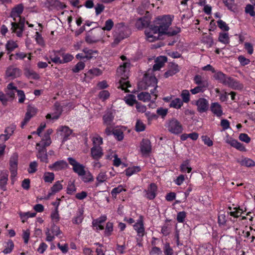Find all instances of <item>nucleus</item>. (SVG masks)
I'll return each mask as SVG.
<instances>
[{
	"label": "nucleus",
	"instance_id": "nucleus-24",
	"mask_svg": "<svg viewBox=\"0 0 255 255\" xmlns=\"http://www.w3.org/2000/svg\"><path fill=\"white\" fill-rule=\"evenodd\" d=\"M167 61V58L165 56H159L155 60V64L153 67V71L159 70L162 67Z\"/></svg>",
	"mask_w": 255,
	"mask_h": 255
},
{
	"label": "nucleus",
	"instance_id": "nucleus-55",
	"mask_svg": "<svg viewBox=\"0 0 255 255\" xmlns=\"http://www.w3.org/2000/svg\"><path fill=\"white\" fill-rule=\"evenodd\" d=\"M163 250L165 255H174V251L169 243H166L164 245Z\"/></svg>",
	"mask_w": 255,
	"mask_h": 255
},
{
	"label": "nucleus",
	"instance_id": "nucleus-37",
	"mask_svg": "<svg viewBox=\"0 0 255 255\" xmlns=\"http://www.w3.org/2000/svg\"><path fill=\"white\" fill-rule=\"evenodd\" d=\"M191 170L192 168L189 160L184 161L180 165V170L183 172H187V173H190Z\"/></svg>",
	"mask_w": 255,
	"mask_h": 255
},
{
	"label": "nucleus",
	"instance_id": "nucleus-15",
	"mask_svg": "<svg viewBox=\"0 0 255 255\" xmlns=\"http://www.w3.org/2000/svg\"><path fill=\"white\" fill-rule=\"evenodd\" d=\"M68 166V164L66 161L59 160L49 165L48 167L50 169L56 171L66 169Z\"/></svg>",
	"mask_w": 255,
	"mask_h": 255
},
{
	"label": "nucleus",
	"instance_id": "nucleus-17",
	"mask_svg": "<svg viewBox=\"0 0 255 255\" xmlns=\"http://www.w3.org/2000/svg\"><path fill=\"white\" fill-rule=\"evenodd\" d=\"M140 148L143 155L148 154L151 150L150 141L147 139H143L141 142Z\"/></svg>",
	"mask_w": 255,
	"mask_h": 255
},
{
	"label": "nucleus",
	"instance_id": "nucleus-48",
	"mask_svg": "<svg viewBox=\"0 0 255 255\" xmlns=\"http://www.w3.org/2000/svg\"><path fill=\"white\" fill-rule=\"evenodd\" d=\"M83 211L82 210H79L77 216L73 219V223L75 224H79L82 223L83 217Z\"/></svg>",
	"mask_w": 255,
	"mask_h": 255
},
{
	"label": "nucleus",
	"instance_id": "nucleus-23",
	"mask_svg": "<svg viewBox=\"0 0 255 255\" xmlns=\"http://www.w3.org/2000/svg\"><path fill=\"white\" fill-rule=\"evenodd\" d=\"M53 130L52 129H48L41 136V142L43 143L44 146H48L51 143V140L50 135L52 133Z\"/></svg>",
	"mask_w": 255,
	"mask_h": 255
},
{
	"label": "nucleus",
	"instance_id": "nucleus-1",
	"mask_svg": "<svg viewBox=\"0 0 255 255\" xmlns=\"http://www.w3.org/2000/svg\"><path fill=\"white\" fill-rule=\"evenodd\" d=\"M155 22L156 25H151L145 30L146 39L150 42L159 39L163 34L173 36L180 32V28L179 27L169 28L172 22V18L170 15L158 17Z\"/></svg>",
	"mask_w": 255,
	"mask_h": 255
},
{
	"label": "nucleus",
	"instance_id": "nucleus-20",
	"mask_svg": "<svg viewBox=\"0 0 255 255\" xmlns=\"http://www.w3.org/2000/svg\"><path fill=\"white\" fill-rule=\"evenodd\" d=\"M91 156L96 160H99L103 155V149L100 146H93L91 149Z\"/></svg>",
	"mask_w": 255,
	"mask_h": 255
},
{
	"label": "nucleus",
	"instance_id": "nucleus-38",
	"mask_svg": "<svg viewBox=\"0 0 255 255\" xmlns=\"http://www.w3.org/2000/svg\"><path fill=\"white\" fill-rule=\"evenodd\" d=\"M55 175L52 172H45L43 176V179L45 182L51 183L54 180Z\"/></svg>",
	"mask_w": 255,
	"mask_h": 255
},
{
	"label": "nucleus",
	"instance_id": "nucleus-4",
	"mask_svg": "<svg viewBox=\"0 0 255 255\" xmlns=\"http://www.w3.org/2000/svg\"><path fill=\"white\" fill-rule=\"evenodd\" d=\"M104 31L101 30H97L94 32L89 33L86 37L85 40L88 43H94L99 41H103V35Z\"/></svg>",
	"mask_w": 255,
	"mask_h": 255
},
{
	"label": "nucleus",
	"instance_id": "nucleus-6",
	"mask_svg": "<svg viewBox=\"0 0 255 255\" xmlns=\"http://www.w3.org/2000/svg\"><path fill=\"white\" fill-rule=\"evenodd\" d=\"M45 147L43 146L42 142L37 143L36 145V149L37 150L36 156L41 161L47 163L48 161Z\"/></svg>",
	"mask_w": 255,
	"mask_h": 255
},
{
	"label": "nucleus",
	"instance_id": "nucleus-2",
	"mask_svg": "<svg viewBox=\"0 0 255 255\" xmlns=\"http://www.w3.org/2000/svg\"><path fill=\"white\" fill-rule=\"evenodd\" d=\"M129 66V63L125 62L123 65L120 66L117 69V74L121 78V79L119 82L118 88H121L126 92H130V91L128 90V88L130 87V85H129L128 81L127 80Z\"/></svg>",
	"mask_w": 255,
	"mask_h": 255
},
{
	"label": "nucleus",
	"instance_id": "nucleus-60",
	"mask_svg": "<svg viewBox=\"0 0 255 255\" xmlns=\"http://www.w3.org/2000/svg\"><path fill=\"white\" fill-rule=\"evenodd\" d=\"M113 134L119 140H122L124 138L123 131L119 129H115L113 131Z\"/></svg>",
	"mask_w": 255,
	"mask_h": 255
},
{
	"label": "nucleus",
	"instance_id": "nucleus-19",
	"mask_svg": "<svg viewBox=\"0 0 255 255\" xmlns=\"http://www.w3.org/2000/svg\"><path fill=\"white\" fill-rule=\"evenodd\" d=\"M156 191L157 186L155 184L151 183L147 189L145 190V197L150 200L153 199L156 196Z\"/></svg>",
	"mask_w": 255,
	"mask_h": 255
},
{
	"label": "nucleus",
	"instance_id": "nucleus-14",
	"mask_svg": "<svg viewBox=\"0 0 255 255\" xmlns=\"http://www.w3.org/2000/svg\"><path fill=\"white\" fill-rule=\"evenodd\" d=\"M6 76L10 79H13L20 75V71L14 66L8 67L5 72Z\"/></svg>",
	"mask_w": 255,
	"mask_h": 255
},
{
	"label": "nucleus",
	"instance_id": "nucleus-57",
	"mask_svg": "<svg viewBox=\"0 0 255 255\" xmlns=\"http://www.w3.org/2000/svg\"><path fill=\"white\" fill-rule=\"evenodd\" d=\"M46 241L50 242L53 241L55 239V235H54L51 232L49 228H47L45 231Z\"/></svg>",
	"mask_w": 255,
	"mask_h": 255
},
{
	"label": "nucleus",
	"instance_id": "nucleus-50",
	"mask_svg": "<svg viewBox=\"0 0 255 255\" xmlns=\"http://www.w3.org/2000/svg\"><path fill=\"white\" fill-rule=\"evenodd\" d=\"M181 97L182 99V101L185 103H187L190 101V93L188 90H184L182 91Z\"/></svg>",
	"mask_w": 255,
	"mask_h": 255
},
{
	"label": "nucleus",
	"instance_id": "nucleus-27",
	"mask_svg": "<svg viewBox=\"0 0 255 255\" xmlns=\"http://www.w3.org/2000/svg\"><path fill=\"white\" fill-rule=\"evenodd\" d=\"M226 85L235 90H241L243 88L242 84L231 78H229Z\"/></svg>",
	"mask_w": 255,
	"mask_h": 255
},
{
	"label": "nucleus",
	"instance_id": "nucleus-47",
	"mask_svg": "<svg viewBox=\"0 0 255 255\" xmlns=\"http://www.w3.org/2000/svg\"><path fill=\"white\" fill-rule=\"evenodd\" d=\"M114 25V21L111 19H108L105 22V26L101 29L103 31L105 30L110 31Z\"/></svg>",
	"mask_w": 255,
	"mask_h": 255
},
{
	"label": "nucleus",
	"instance_id": "nucleus-41",
	"mask_svg": "<svg viewBox=\"0 0 255 255\" xmlns=\"http://www.w3.org/2000/svg\"><path fill=\"white\" fill-rule=\"evenodd\" d=\"M93 146H100L103 143V138L98 134L94 135L92 137Z\"/></svg>",
	"mask_w": 255,
	"mask_h": 255
},
{
	"label": "nucleus",
	"instance_id": "nucleus-34",
	"mask_svg": "<svg viewBox=\"0 0 255 255\" xmlns=\"http://www.w3.org/2000/svg\"><path fill=\"white\" fill-rule=\"evenodd\" d=\"M4 249L2 252L4 254H7L10 253L14 248V244L11 240H8L3 244Z\"/></svg>",
	"mask_w": 255,
	"mask_h": 255
},
{
	"label": "nucleus",
	"instance_id": "nucleus-32",
	"mask_svg": "<svg viewBox=\"0 0 255 255\" xmlns=\"http://www.w3.org/2000/svg\"><path fill=\"white\" fill-rule=\"evenodd\" d=\"M214 77L216 80H218L220 82L225 85L230 78L226 77L224 74L221 72L216 73L214 75Z\"/></svg>",
	"mask_w": 255,
	"mask_h": 255
},
{
	"label": "nucleus",
	"instance_id": "nucleus-22",
	"mask_svg": "<svg viewBox=\"0 0 255 255\" xmlns=\"http://www.w3.org/2000/svg\"><path fill=\"white\" fill-rule=\"evenodd\" d=\"M210 109L211 112L218 117H220L223 115L222 108L218 103H212Z\"/></svg>",
	"mask_w": 255,
	"mask_h": 255
},
{
	"label": "nucleus",
	"instance_id": "nucleus-25",
	"mask_svg": "<svg viewBox=\"0 0 255 255\" xmlns=\"http://www.w3.org/2000/svg\"><path fill=\"white\" fill-rule=\"evenodd\" d=\"M61 181H56L50 189V192L48 194L47 199H48L51 195L59 192L63 188Z\"/></svg>",
	"mask_w": 255,
	"mask_h": 255
},
{
	"label": "nucleus",
	"instance_id": "nucleus-26",
	"mask_svg": "<svg viewBox=\"0 0 255 255\" xmlns=\"http://www.w3.org/2000/svg\"><path fill=\"white\" fill-rule=\"evenodd\" d=\"M150 72H151V71L148 70L147 73L145 75L144 77V81L147 85V87L155 86L157 83V79L154 76H148Z\"/></svg>",
	"mask_w": 255,
	"mask_h": 255
},
{
	"label": "nucleus",
	"instance_id": "nucleus-62",
	"mask_svg": "<svg viewBox=\"0 0 255 255\" xmlns=\"http://www.w3.org/2000/svg\"><path fill=\"white\" fill-rule=\"evenodd\" d=\"M217 23L219 27L222 30L228 31L229 30V27L226 23L222 20H219L217 21Z\"/></svg>",
	"mask_w": 255,
	"mask_h": 255
},
{
	"label": "nucleus",
	"instance_id": "nucleus-30",
	"mask_svg": "<svg viewBox=\"0 0 255 255\" xmlns=\"http://www.w3.org/2000/svg\"><path fill=\"white\" fill-rule=\"evenodd\" d=\"M5 47L6 50L7 51V54H9L14 49L17 48L18 47V45L16 41L10 39L7 41Z\"/></svg>",
	"mask_w": 255,
	"mask_h": 255
},
{
	"label": "nucleus",
	"instance_id": "nucleus-31",
	"mask_svg": "<svg viewBox=\"0 0 255 255\" xmlns=\"http://www.w3.org/2000/svg\"><path fill=\"white\" fill-rule=\"evenodd\" d=\"M114 118L113 113L111 111L108 112L103 116L104 124L107 126H110L112 125Z\"/></svg>",
	"mask_w": 255,
	"mask_h": 255
},
{
	"label": "nucleus",
	"instance_id": "nucleus-64",
	"mask_svg": "<svg viewBox=\"0 0 255 255\" xmlns=\"http://www.w3.org/2000/svg\"><path fill=\"white\" fill-rule=\"evenodd\" d=\"M50 230H51V233L54 235H55V236L58 237L62 234V232L60 231L59 228L55 225H53L52 226Z\"/></svg>",
	"mask_w": 255,
	"mask_h": 255
},
{
	"label": "nucleus",
	"instance_id": "nucleus-40",
	"mask_svg": "<svg viewBox=\"0 0 255 255\" xmlns=\"http://www.w3.org/2000/svg\"><path fill=\"white\" fill-rule=\"evenodd\" d=\"M239 162L241 165L247 167H252L255 165V162L251 159L248 158H245L239 161Z\"/></svg>",
	"mask_w": 255,
	"mask_h": 255
},
{
	"label": "nucleus",
	"instance_id": "nucleus-51",
	"mask_svg": "<svg viewBox=\"0 0 255 255\" xmlns=\"http://www.w3.org/2000/svg\"><path fill=\"white\" fill-rule=\"evenodd\" d=\"M107 179V175L106 172L101 171L96 177L97 181L99 183H103Z\"/></svg>",
	"mask_w": 255,
	"mask_h": 255
},
{
	"label": "nucleus",
	"instance_id": "nucleus-59",
	"mask_svg": "<svg viewBox=\"0 0 255 255\" xmlns=\"http://www.w3.org/2000/svg\"><path fill=\"white\" fill-rule=\"evenodd\" d=\"M15 129L16 126L14 125H11L5 128L4 132L10 137L12 135Z\"/></svg>",
	"mask_w": 255,
	"mask_h": 255
},
{
	"label": "nucleus",
	"instance_id": "nucleus-36",
	"mask_svg": "<svg viewBox=\"0 0 255 255\" xmlns=\"http://www.w3.org/2000/svg\"><path fill=\"white\" fill-rule=\"evenodd\" d=\"M183 103L182 100L178 98H175L172 100L170 103L169 106L171 108H173L176 109H179L183 106Z\"/></svg>",
	"mask_w": 255,
	"mask_h": 255
},
{
	"label": "nucleus",
	"instance_id": "nucleus-43",
	"mask_svg": "<svg viewBox=\"0 0 255 255\" xmlns=\"http://www.w3.org/2000/svg\"><path fill=\"white\" fill-rule=\"evenodd\" d=\"M58 204L57 205L55 209L52 211L51 213L50 217L53 223H57L60 219V217L58 211Z\"/></svg>",
	"mask_w": 255,
	"mask_h": 255
},
{
	"label": "nucleus",
	"instance_id": "nucleus-52",
	"mask_svg": "<svg viewBox=\"0 0 255 255\" xmlns=\"http://www.w3.org/2000/svg\"><path fill=\"white\" fill-rule=\"evenodd\" d=\"M135 130L138 132H140L144 130L145 128V124L140 120H137L135 124Z\"/></svg>",
	"mask_w": 255,
	"mask_h": 255
},
{
	"label": "nucleus",
	"instance_id": "nucleus-56",
	"mask_svg": "<svg viewBox=\"0 0 255 255\" xmlns=\"http://www.w3.org/2000/svg\"><path fill=\"white\" fill-rule=\"evenodd\" d=\"M149 24L148 21L144 18H139L136 22V26L138 28H142L145 27Z\"/></svg>",
	"mask_w": 255,
	"mask_h": 255
},
{
	"label": "nucleus",
	"instance_id": "nucleus-53",
	"mask_svg": "<svg viewBox=\"0 0 255 255\" xmlns=\"http://www.w3.org/2000/svg\"><path fill=\"white\" fill-rule=\"evenodd\" d=\"M126 191V189H125L123 185H121L116 188H114L111 191V194L113 197H116L117 194L120 193L122 191Z\"/></svg>",
	"mask_w": 255,
	"mask_h": 255
},
{
	"label": "nucleus",
	"instance_id": "nucleus-3",
	"mask_svg": "<svg viewBox=\"0 0 255 255\" xmlns=\"http://www.w3.org/2000/svg\"><path fill=\"white\" fill-rule=\"evenodd\" d=\"M165 127L168 131L174 134L181 133L183 131L182 125L175 119L168 121L166 123Z\"/></svg>",
	"mask_w": 255,
	"mask_h": 255
},
{
	"label": "nucleus",
	"instance_id": "nucleus-11",
	"mask_svg": "<svg viewBox=\"0 0 255 255\" xmlns=\"http://www.w3.org/2000/svg\"><path fill=\"white\" fill-rule=\"evenodd\" d=\"M133 228L136 231L138 237H142L145 235L143 221L141 216H140L138 220L133 225Z\"/></svg>",
	"mask_w": 255,
	"mask_h": 255
},
{
	"label": "nucleus",
	"instance_id": "nucleus-12",
	"mask_svg": "<svg viewBox=\"0 0 255 255\" xmlns=\"http://www.w3.org/2000/svg\"><path fill=\"white\" fill-rule=\"evenodd\" d=\"M196 105L197 107V110L199 112L204 113L208 110L209 104L207 99L201 98L196 101Z\"/></svg>",
	"mask_w": 255,
	"mask_h": 255
},
{
	"label": "nucleus",
	"instance_id": "nucleus-9",
	"mask_svg": "<svg viewBox=\"0 0 255 255\" xmlns=\"http://www.w3.org/2000/svg\"><path fill=\"white\" fill-rule=\"evenodd\" d=\"M23 9L24 6L21 3L17 4L12 8L10 15L14 21H17V18L20 17Z\"/></svg>",
	"mask_w": 255,
	"mask_h": 255
},
{
	"label": "nucleus",
	"instance_id": "nucleus-58",
	"mask_svg": "<svg viewBox=\"0 0 255 255\" xmlns=\"http://www.w3.org/2000/svg\"><path fill=\"white\" fill-rule=\"evenodd\" d=\"M85 66V65L83 62H79L72 69V71L74 73H78L80 71L83 70Z\"/></svg>",
	"mask_w": 255,
	"mask_h": 255
},
{
	"label": "nucleus",
	"instance_id": "nucleus-35",
	"mask_svg": "<svg viewBox=\"0 0 255 255\" xmlns=\"http://www.w3.org/2000/svg\"><path fill=\"white\" fill-rule=\"evenodd\" d=\"M18 155L14 153L11 156L9 160V169H17Z\"/></svg>",
	"mask_w": 255,
	"mask_h": 255
},
{
	"label": "nucleus",
	"instance_id": "nucleus-29",
	"mask_svg": "<svg viewBox=\"0 0 255 255\" xmlns=\"http://www.w3.org/2000/svg\"><path fill=\"white\" fill-rule=\"evenodd\" d=\"M17 90L15 87H14L12 84L10 83L7 85V90H6V97L4 96L5 98H7V100L9 99L12 98L15 94V92H17Z\"/></svg>",
	"mask_w": 255,
	"mask_h": 255
},
{
	"label": "nucleus",
	"instance_id": "nucleus-18",
	"mask_svg": "<svg viewBox=\"0 0 255 255\" xmlns=\"http://www.w3.org/2000/svg\"><path fill=\"white\" fill-rule=\"evenodd\" d=\"M57 130L62 137V142H65L68 140L72 133V130L66 126H61L58 128Z\"/></svg>",
	"mask_w": 255,
	"mask_h": 255
},
{
	"label": "nucleus",
	"instance_id": "nucleus-63",
	"mask_svg": "<svg viewBox=\"0 0 255 255\" xmlns=\"http://www.w3.org/2000/svg\"><path fill=\"white\" fill-rule=\"evenodd\" d=\"M62 58L63 59H61V64L67 63L72 61L74 57L70 54H63Z\"/></svg>",
	"mask_w": 255,
	"mask_h": 255
},
{
	"label": "nucleus",
	"instance_id": "nucleus-33",
	"mask_svg": "<svg viewBox=\"0 0 255 255\" xmlns=\"http://www.w3.org/2000/svg\"><path fill=\"white\" fill-rule=\"evenodd\" d=\"M18 215L20 218V219L21 220L22 222L24 223L27 221V220L28 218L34 217L36 216V213L34 212H18Z\"/></svg>",
	"mask_w": 255,
	"mask_h": 255
},
{
	"label": "nucleus",
	"instance_id": "nucleus-61",
	"mask_svg": "<svg viewBox=\"0 0 255 255\" xmlns=\"http://www.w3.org/2000/svg\"><path fill=\"white\" fill-rule=\"evenodd\" d=\"M30 230L26 229L25 230H22V237L24 240V243L27 244L28 243L29 237H30Z\"/></svg>",
	"mask_w": 255,
	"mask_h": 255
},
{
	"label": "nucleus",
	"instance_id": "nucleus-8",
	"mask_svg": "<svg viewBox=\"0 0 255 255\" xmlns=\"http://www.w3.org/2000/svg\"><path fill=\"white\" fill-rule=\"evenodd\" d=\"M225 140L227 143L240 151H245L246 150L245 147L243 144L238 142L237 140L232 138L229 135L226 136Z\"/></svg>",
	"mask_w": 255,
	"mask_h": 255
},
{
	"label": "nucleus",
	"instance_id": "nucleus-45",
	"mask_svg": "<svg viewBox=\"0 0 255 255\" xmlns=\"http://www.w3.org/2000/svg\"><path fill=\"white\" fill-rule=\"evenodd\" d=\"M113 231V224L112 222H108L106 226L104 231V235L106 237L110 236L112 235Z\"/></svg>",
	"mask_w": 255,
	"mask_h": 255
},
{
	"label": "nucleus",
	"instance_id": "nucleus-54",
	"mask_svg": "<svg viewBox=\"0 0 255 255\" xmlns=\"http://www.w3.org/2000/svg\"><path fill=\"white\" fill-rule=\"evenodd\" d=\"M219 40L224 44L228 43L229 42L228 34L227 33H221L219 36Z\"/></svg>",
	"mask_w": 255,
	"mask_h": 255
},
{
	"label": "nucleus",
	"instance_id": "nucleus-7",
	"mask_svg": "<svg viewBox=\"0 0 255 255\" xmlns=\"http://www.w3.org/2000/svg\"><path fill=\"white\" fill-rule=\"evenodd\" d=\"M156 87L154 88L153 91H151V96L148 93L141 92L137 95V98L139 100L142 101L144 102H148L151 100H155L157 96Z\"/></svg>",
	"mask_w": 255,
	"mask_h": 255
},
{
	"label": "nucleus",
	"instance_id": "nucleus-28",
	"mask_svg": "<svg viewBox=\"0 0 255 255\" xmlns=\"http://www.w3.org/2000/svg\"><path fill=\"white\" fill-rule=\"evenodd\" d=\"M11 30L12 32L16 33L18 37H21L23 31V27L18 25L17 21L11 22Z\"/></svg>",
	"mask_w": 255,
	"mask_h": 255
},
{
	"label": "nucleus",
	"instance_id": "nucleus-21",
	"mask_svg": "<svg viewBox=\"0 0 255 255\" xmlns=\"http://www.w3.org/2000/svg\"><path fill=\"white\" fill-rule=\"evenodd\" d=\"M8 172L2 170L0 172V187L3 190H6V185L8 181Z\"/></svg>",
	"mask_w": 255,
	"mask_h": 255
},
{
	"label": "nucleus",
	"instance_id": "nucleus-5",
	"mask_svg": "<svg viewBox=\"0 0 255 255\" xmlns=\"http://www.w3.org/2000/svg\"><path fill=\"white\" fill-rule=\"evenodd\" d=\"M67 159L69 164L72 166L73 171L79 176H84L85 174L84 166L72 157H68Z\"/></svg>",
	"mask_w": 255,
	"mask_h": 255
},
{
	"label": "nucleus",
	"instance_id": "nucleus-16",
	"mask_svg": "<svg viewBox=\"0 0 255 255\" xmlns=\"http://www.w3.org/2000/svg\"><path fill=\"white\" fill-rule=\"evenodd\" d=\"M36 112L37 110L35 107L32 106H28L24 121L21 123V128H23L24 127V126L29 121L30 118L36 114Z\"/></svg>",
	"mask_w": 255,
	"mask_h": 255
},
{
	"label": "nucleus",
	"instance_id": "nucleus-10",
	"mask_svg": "<svg viewBox=\"0 0 255 255\" xmlns=\"http://www.w3.org/2000/svg\"><path fill=\"white\" fill-rule=\"evenodd\" d=\"M107 220V217L103 215L99 218L94 220L92 222V225L95 230L98 231L104 229V223Z\"/></svg>",
	"mask_w": 255,
	"mask_h": 255
},
{
	"label": "nucleus",
	"instance_id": "nucleus-42",
	"mask_svg": "<svg viewBox=\"0 0 255 255\" xmlns=\"http://www.w3.org/2000/svg\"><path fill=\"white\" fill-rule=\"evenodd\" d=\"M140 170V168L139 166L130 167L126 170V174L128 176H130L133 174L138 172Z\"/></svg>",
	"mask_w": 255,
	"mask_h": 255
},
{
	"label": "nucleus",
	"instance_id": "nucleus-49",
	"mask_svg": "<svg viewBox=\"0 0 255 255\" xmlns=\"http://www.w3.org/2000/svg\"><path fill=\"white\" fill-rule=\"evenodd\" d=\"M125 102L129 106H133L136 105L137 102L136 101L135 97L133 95H130L125 98Z\"/></svg>",
	"mask_w": 255,
	"mask_h": 255
},
{
	"label": "nucleus",
	"instance_id": "nucleus-13",
	"mask_svg": "<svg viewBox=\"0 0 255 255\" xmlns=\"http://www.w3.org/2000/svg\"><path fill=\"white\" fill-rule=\"evenodd\" d=\"M193 81L194 83L198 86H200L206 90L209 87V84L208 80L200 75H196L194 77Z\"/></svg>",
	"mask_w": 255,
	"mask_h": 255
},
{
	"label": "nucleus",
	"instance_id": "nucleus-46",
	"mask_svg": "<svg viewBox=\"0 0 255 255\" xmlns=\"http://www.w3.org/2000/svg\"><path fill=\"white\" fill-rule=\"evenodd\" d=\"M83 51L85 54V58L88 59L95 57L96 55L97 54L96 51H94L88 48H84Z\"/></svg>",
	"mask_w": 255,
	"mask_h": 255
},
{
	"label": "nucleus",
	"instance_id": "nucleus-44",
	"mask_svg": "<svg viewBox=\"0 0 255 255\" xmlns=\"http://www.w3.org/2000/svg\"><path fill=\"white\" fill-rule=\"evenodd\" d=\"M102 73V70L99 68H93L89 70L87 73V76H90L91 78L98 76L101 75Z\"/></svg>",
	"mask_w": 255,
	"mask_h": 255
},
{
	"label": "nucleus",
	"instance_id": "nucleus-39",
	"mask_svg": "<svg viewBox=\"0 0 255 255\" xmlns=\"http://www.w3.org/2000/svg\"><path fill=\"white\" fill-rule=\"evenodd\" d=\"M229 214L235 218L240 216L243 213V210L240 208L235 207L233 208V209L231 208H229Z\"/></svg>",
	"mask_w": 255,
	"mask_h": 255
}]
</instances>
